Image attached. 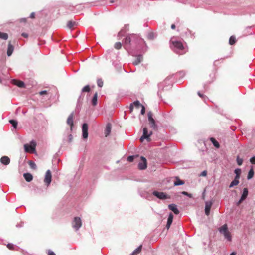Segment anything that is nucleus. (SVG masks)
<instances>
[{
	"label": "nucleus",
	"mask_w": 255,
	"mask_h": 255,
	"mask_svg": "<svg viewBox=\"0 0 255 255\" xmlns=\"http://www.w3.org/2000/svg\"><path fill=\"white\" fill-rule=\"evenodd\" d=\"M136 37L137 36L134 34L127 35L125 39V43L126 44H130L131 40L133 39H135Z\"/></svg>",
	"instance_id": "obj_13"
},
{
	"label": "nucleus",
	"mask_w": 255,
	"mask_h": 255,
	"mask_svg": "<svg viewBox=\"0 0 255 255\" xmlns=\"http://www.w3.org/2000/svg\"><path fill=\"white\" fill-rule=\"evenodd\" d=\"M122 33V31L119 32L118 35L120 36Z\"/></svg>",
	"instance_id": "obj_56"
},
{
	"label": "nucleus",
	"mask_w": 255,
	"mask_h": 255,
	"mask_svg": "<svg viewBox=\"0 0 255 255\" xmlns=\"http://www.w3.org/2000/svg\"><path fill=\"white\" fill-rule=\"evenodd\" d=\"M153 114L151 112H149L148 113V119L149 122V124H151V127L154 130L157 129V125L155 124V121L153 118Z\"/></svg>",
	"instance_id": "obj_4"
},
{
	"label": "nucleus",
	"mask_w": 255,
	"mask_h": 255,
	"mask_svg": "<svg viewBox=\"0 0 255 255\" xmlns=\"http://www.w3.org/2000/svg\"><path fill=\"white\" fill-rule=\"evenodd\" d=\"M212 205V203L211 202H206L205 212L206 215H209Z\"/></svg>",
	"instance_id": "obj_16"
},
{
	"label": "nucleus",
	"mask_w": 255,
	"mask_h": 255,
	"mask_svg": "<svg viewBox=\"0 0 255 255\" xmlns=\"http://www.w3.org/2000/svg\"><path fill=\"white\" fill-rule=\"evenodd\" d=\"M7 247L10 250H13L14 246L12 244L9 243L7 245Z\"/></svg>",
	"instance_id": "obj_44"
},
{
	"label": "nucleus",
	"mask_w": 255,
	"mask_h": 255,
	"mask_svg": "<svg viewBox=\"0 0 255 255\" xmlns=\"http://www.w3.org/2000/svg\"><path fill=\"white\" fill-rule=\"evenodd\" d=\"M9 123L12 125L15 129H16L17 126V122L14 120H9Z\"/></svg>",
	"instance_id": "obj_33"
},
{
	"label": "nucleus",
	"mask_w": 255,
	"mask_h": 255,
	"mask_svg": "<svg viewBox=\"0 0 255 255\" xmlns=\"http://www.w3.org/2000/svg\"><path fill=\"white\" fill-rule=\"evenodd\" d=\"M236 42V38L234 36H231L229 39V44L231 45H234Z\"/></svg>",
	"instance_id": "obj_32"
},
{
	"label": "nucleus",
	"mask_w": 255,
	"mask_h": 255,
	"mask_svg": "<svg viewBox=\"0 0 255 255\" xmlns=\"http://www.w3.org/2000/svg\"><path fill=\"white\" fill-rule=\"evenodd\" d=\"M52 175L51 172L49 170H48L45 174V178H44V182L47 185V186H49L51 182Z\"/></svg>",
	"instance_id": "obj_6"
},
{
	"label": "nucleus",
	"mask_w": 255,
	"mask_h": 255,
	"mask_svg": "<svg viewBox=\"0 0 255 255\" xmlns=\"http://www.w3.org/2000/svg\"><path fill=\"white\" fill-rule=\"evenodd\" d=\"M239 179H236V178H235L234 180L232 181V182L230 183L229 187L232 188L234 186L237 185L239 183Z\"/></svg>",
	"instance_id": "obj_27"
},
{
	"label": "nucleus",
	"mask_w": 255,
	"mask_h": 255,
	"mask_svg": "<svg viewBox=\"0 0 255 255\" xmlns=\"http://www.w3.org/2000/svg\"><path fill=\"white\" fill-rule=\"evenodd\" d=\"M155 37V34L153 32H149L148 34V35H147V38L149 40H153L154 39Z\"/></svg>",
	"instance_id": "obj_37"
},
{
	"label": "nucleus",
	"mask_w": 255,
	"mask_h": 255,
	"mask_svg": "<svg viewBox=\"0 0 255 255\" xmlns=\"http://www.w3.org/2000/svg\"><path fill=\"white\" fill-rule=\"evenodd\" d=\"M36 143L34 142H31L30 145L25 144L24 148L26 152H31L35 150Z\"/></svg>",
	"instance_id": "obj_5"
},
{
	"label": "nucleus",
	"mask_w": 255,
	"mask_h": 255,
	"mask_svg": "<svg viewBox=\"0 0 255 255\" xmlns=\"http://www.w3.org/2000/svg\"><path fill=\"white\" fill-rule=\"evenodd\" d=\"M72 140H73V136L71 134H70L68 136V141L69 142H72Z\"/></svg>",
	"instance_id": "obj_49"
},
{
	"label": "nucleus",
	"mask_w": 255,
	"mask_h": 255,
	"mask_svg": "<svg viewBox=\"0 0 255 255\" xmlns=\"http://www.w3.org/2000/svg\"><path fill=\"white\" fill-rule=\"evenodd\" d=\"M152 131H150L149 133L148 132L147 128H144L143 130V135L140 138V141L143 142L144 139H146L147 141H150V136L152 134Z\"/></svg>",
	"instance_id": "obj_2"
},
{
	"label": "nucleus",
	"mask_w": 255,
	"mask_h": 255,
	"mask_svg": "<svg viewBox=\"0 0 255 255\" xmlns=\"http://www.w3.org/2000/svg\"><path fill=\"white\" fill-rule=\"evenodd\" d=\"M14 50V47L10 43V42H9L8 45V48L7 50V55L8 56H10Z\"/></svg>",
	"instance_id": "obj_19"
},
{
	"label": "nucleus",
	"mask_w": 255,
	"mask_h": 255,
	"mask_svg": "<svg viewBox=\"0 0 255 255\" xmlns=\"http://www.w3.org/2000/svg\"><path fill=\"white\" fill-rule=\"evenodd\" d=\"M153 194L160 199H165L168 198L167 195L163 192H160L155 191L153 192Z\"/></svg>",
	"instance_id": "obj_11"
},
{
	"label": "nucleus",
	"mask_w": 255,
	"mask_h": 255,
	"mask_svg": "<svg viewBox=\"0 0 255 255\" xmlns=\"http://www.w3.org/2000/svg\"><path fill=\"white\" fill-rule=\"evenodd\" d=\"M210 141L212 142L213 145L216 148H219L220 147L219 143H218V142L217 141H216V140L214 138H213V137L210 138Z\"/></svg>",
	"instance_id": "obj_26"
},
{
	"label": "nucleus",
	"mask_w": 255,
	"mask_h": 255,
	"mask_svg": "<svg viewBox=\"0 0 255 255\" xmlns=\"http://www.w3.org/2000/svg\"><path fill=\"white\" fill-rule=\"evenodd\" d=\"M97 85L99 87H102L103 86V81L101 79H98L97 80Z\"/></svg>",
	"instance_id": "obj_39"
},
{
	"label": "nucleus",
	"mask_w": 255,
	"mask_h": 255,
	"mask_svg": "<svg viewBox=\"0 0 255 255\" xmlns=\"http://www.w3.org/2000/svg\"><path fill=\"white\" fill-rule=\"evenodd\" d=\"M23 176L26 181L27 182H30L33 179V176L32 174L29 173H24Z\"/></svg>",
	"instance_id": "obj_23"
},
{
	"label": "nucleus",
	"mask_w": 255,
	"mask_h": 255,
	"mask_svg": "<svg viewBox=\"0 0 255 255\" xmlns=\"http://www.w3.org/2000/svg\"><path fill=\"white\" fill-rule=\"evenodd\" d=\"M47 94V91L46 90H44V91H40L39 92V94L40 95H44V94Z\"/></svg>",
	"instance_id": "obj_48"
},
{
	"label": "nucleus",
	"mask_w": 255,
	"mask_h": 255,
	"mask_svg": "<svg viewBox=\"0 0 255 255\" xmlns=\"http://www.w3.org/2000/svg\"><path fill=\"white\" fill-rule=\"evenodd\" d=\"M254 171L253 170V169L252 168L250 170V171L248 173V175L247 176L248 179H251V178H252L254 176Z\"/></svg>",
	"instance_id": "obj_31"
},
{
	"label": "nucleus",
	"mask_w": 255,
	"mask_h": 255,
	"mask_svg": "<svg viewBox=\"0 0 255 255\" xmlns=\"http://www.w3.org/2000/svg\"><path fill=\"white\" fill-rule=\"evenodd\" d=\"M48 255H56L55 254L51 251H48Z\"/></svg>",
	"instance_id": "obj_50"
},
{
	"label": "nucleus",
	"mask_w": 255,
	"mask_h": 255,
	"mask_svg": "<svg viewBox=\"0 0 255 255\" xmlns=\"http://www.w3.org/2000/svg\"><path fill=\"white\" fill-rule=\"evenodd\" d=\"M183 195H186L188 197H189L190 198H191L192 197V194H190V193H188V192H186V191H183L181 193Z\"/></svg>",
	"instance_id": "obj_43"
},
{
	"label": "nucleus",
	"mask_w": 255,
	"mask_h": 255,
	"mask_svg": "<svg viewBox=\"0 0 255 255\" xmlns=\"http://www.w3.org/2000/svg\"><path fill=\"white\" fill-rule=\"evenodd\" d=\"M219 230L221 233L224 235L226 239L229 241H231L232 237L230 232L228 231L227 224L223 225L219 228Z\"/></svg>",
	"instance_id": "obj_1"
},
{
	"label": "nucleus",
	"mask_w": 255,
	"mask_h": 255,
	"mask_svg": "<svg viewBox=\"0 0 255 255\" xmlns=\"http://www.w3.org/2000/svg\"><path fill=\"white\" fill-rule=\"evenodd\" d=\"M171 42L174 47L177 49L179 50H183L184 49L183 45L181 42L178 41H171Z\"/></svg>",
	"instance_id": "obj_12"
},
{
	"label": "nucleus",
	"mask_w": 255,
	"mask_h": 255,
	"mask_svg": "<svg viewBox=\"0 0 255 255\" xmlns=\"http://www.w3.org/2000/svg\"><path fill=\"white\" fill-rule=\"evenodd\" d=\"M141 161L138 163V168L140 170L145 169L147 168L146 159L143 157H141Z\"/></svg>",
	"instance_id": "obj_8"
},
{
	"label": "nucleus",
	"mask_w": 255,
	"mask_h": 255,
	"mask_svg": "<svg viewBox=\"0 0 255 255\" xmlns=\"http://www.w3.org/2000/svg\"><path fill=\"white\" fill-rule=\"evenodd\" d=\"M168 208L170 210L172 211L175 214H178L179 211L177 208V206L175 204H170L168 206Z\"/></svg>",
	"instance_id": "obj_21"
},
{
	"label": "nucleus",
	"mask_w": 255,
	"mask_h": 255,
	"mask_svg": "<svg viewBox=\"0 0 255 255\" xmlns=\"http://www.w3.org/2000/svg\"><path fill=\"white\" fill-rule=\"evenodd\" d=\"M30 17L31 18H34L35 17V13L34 12L31 13L30 15Z\"/></svg>",
	"instance_id": "obj_51"
},
{
	"label": "nucleus",
	"mask_w": 255,
	"mask_h": 255,
	"mask_svg": "<svg viewBox=\"0 0 255 255\" xmlns=\"http://www.w3.org/2000/svg\"><path fill=\"white\" fill-rule=\"evenodd\" d=\"M90 91V87L89 85H86L82 89V92H89Z\"/></svg>",
	"instance_id": "obj_36"
},
{
	"label": "nucleus",
	"mask_w": 255,
	"mask_h": 255,
	"mask_svg": "<svg viewBox=\"0 0 255 255\" xmlns=\"http://www.w3.org/2000/svg\"><path fill=\"white\" fill-rule=\"evenodd\" d=\"M142 109L141 111V113L142 115H144L145 113V108L143 105L141 106Z\"/></svg>",
	"instance_id": "obj_46"
},
{
	"label": "nucleus",
	"mask_w": 255,
	"mask_h": 255,
	"mask_svg": "<svg viewBox=\"0 0 255 255\" xmlns=\"http://www.w3.org/2000/svg\"><path fill=\"white\" fill-rule=\"evenodd\" d=\"M236 255V254H235V253H234V252H233V253H232L230 254V255Z\"/></svg>",
	"instance_id": "obj_55"
},
{
	"label": "nucleus",
	"mask_w": 255,
	"mask_h": 255,
	"mask_svg": "<svg viewBox=\"0 0 255 255\" xmlns=\"http://www.w3.org/2000/svg\"><path fill=\"white\" fill-rule=\"evenodd\" d=\"M133 106H134L136 108H139L140 107H141L142 105L140 104L139 101H136L134 102L132 104H130V105L129 108L130 112H132L133 111Z\"/></svg>",
	"instance_id": "obj_17"
},
{
	"label": "nucleus",
	"mask_w": 255,
	"mask_h": 255,
	"mask_svg": "<svg viewBox=\"0 0 255 255\" xmlns=\"http://www.w3.org/2000/svg\"><path fill=\"white\" fill-rule=\"evenodd\" d=\"M28 164H29L30 167H31V168L33 169H36V167H37L36 165L34 162H33L32 161H29L28 162Z\"/></svg>",
	"instance_id": "obj_34"
},
{
	"label": "nucleus",
	"mask_w": 255,
	"mask_h": 255,
	"mask_svg": "<svg viewBox=\"0 0 255 255\" xmlns=\"http://www.w3.org/2000/svg\"><path fill=\"white\" fill-rule=\"evenodd\" d=\"M237 163L239 165H241L243 163V160L239 157L237 159Z\"/></svg>",
	"instance_id": "obj_42"
},
{
	"label": "nucleus",
	"mask_w": 255,
	"mask_h": 255,
	"mask_svg": "<svg viewBox=\"0 0 255 255\" xmlns=\"http://www.w3.org/2000/svg\"><path fill=\"white\" fill-rule=\"evenodd\" d=\"M82 225V222L80 218L76 217L74 218L72 222V226L76 230H78Z\"/></svg>",
	"instance_id": "obj_3"
},
{
	"label": "nucleus",
	"mask_w": 255,
	"mask_h": 255,
	"mask_svg": "<svg viewBox=\"0 0 255 255\" xmlns=\"http://www.w3.org/2000/svg\"><path fill=\"white\" fill-rule=\"evenodd\" d=\"M197 94L199 95V96L201 98H203L204 96V95L201 94L200 92H198Z\"/></svg>",
	"instance_id": "obj_52"
},
{
	"label": "nucleus",
	"mask_w": 255,
	"mask_h": 255,
	"mask_svg": "<svg viewBox=\"0 0 255 255\" xmlns=\"http://www.w3.org/2000/svg\"><path fill=\"white\" fill-rule=\"evenodd\" d=\"M207 174V172L206 170H204L202 172V173L200 174L201 176H206Z\"/></svg>",
	"instance_id": "obj_45"
},
{
	"label": "nucleus",
	"mask_w": 255,
	"mask_h": 255,
	"mask_svg": "<svg viewBox=\"0 0 255 255\" xmlns=\"http://www.w3.org/2000/svg\"><path fill=\"white\" fill-rule=\"evenodd\" d=\"M173 219V215L171 213H170V214L169 215L168 220H167V225H166V227H167V229H169L170 228V225L172 223Z\"/></svg>",
	"instance_id": "obj_22"
},
{
	"label": "nucleus",
	"mask_w": 255,
	"mask_h": 255,
	"mask_svg": "<svg viewBox=\"0 0 255 255\" xmlns=\"http://www.w3.org/2000/svg\"><path fill=\"white\" fill-rule=\"evenodd\" d=\"M176 181L174 182V185L175 186H179L183 185L184 184V181L181 180L179 177H176Z\"/></svg>",
	"instance_id": "obj_25"
},
{
	"label": "nucleus",
	"mask_w": 255,
	"mask_h": 255,
	"mask_svg": "<svg viewBox=\"0 0 255 255\" xmlns=\"http://www.w3.org/2000/svg\"><path fill=\"white\" fill-rule=\"evenodd\" d=\"M88 124L86 123H84L82 125V136L84 139H87L88 138Z\"/></svg>",
	"instance_id": "obj_7"
},
{
	"label": "nucleus",
	"mask_w": 255,
	"mask_h": 255,
	"mask_svg": "<svg viewBox=\"0 0 255 255\" xmlns=\"http://www.w3.org/2000/svg\"><path fill=\"white\" fill-rule=\"evenodd\" d=\"M10 159L7 156H2L0 159V162L4 165H8L10 163Z\"/></svg>",
	"instance_id": "obj_15"
},
{
	"label": "nucleus",
	"mask_w": 255,
	"mask_h": 255,
	"mask_svg": "<svg viewBox=\"0 0 255 255\" xmlns=\"http://www.w3.org/2000/svg\"><path fill=\"white\" fill-rule=\"evenodd\" d=\"M241 173V170L239 168L236 169L235 170V173L236 174V176L235 178L236 179H239L240 177V174Z\"/></svg>",
	"instance_id": "obj_30"
},
{
	"label": "nucleus",
	"mask_w": 255,
	"mask_h": 255,
	"mask_svg": "<svg viewBox=\"0 0 255 255\" xmlns=\"http://www.w3.org/2000/svg\"><path fill=\"white\" fill-rule=\"evenodd\" d=\"M97 98H98V93L97 92H96L94 96H93V97L92 99V104L93 106H95L97 105Z\"/></svg>",
	"instance_id": "obj_24"
},
{
	"label": "nucleus",
	"mask_w": 255,
	"mask_h": 255,
	"mask_svg": "<svg viewBox=\"0 0 255 255\" xmlns=\"http://www.w3.org/2000/svg\"><path fill=\"white\" fill-rule=\"evenodd\" d=\"M114 47L116 49H120L122 47V44L121 42H116L114 45Z\"/></svg>",
	"instance_id": "obj_38"
},
{
	"label": "nucleus",
	"mask_w": 255,
	"mask_h": 255,
	"mask_svg": "<svg viewBox=\"0 0 255 255\" xmlns=\"http://www.w3.org/2000/svg\"><path fill=\"white\" fill-rule=\"evenodd\" d=\"M250 162L252 164H255V157H253L250 159Z\"/></svg>",
	"instance_id": "obj_47"
},
{
	"label": "nucleus",
	"mask_w": 255,
	"mask_h": 255,
	"mask_svg": "<svg viewBox=\"0 0 255 255\" xmlns=\"http://www.w3.org/2000/svg\"><path fill=\"white\" fill-rule=\"evenodd\" d=\"M74 117V113H71L68 116L67 120V124L70 126L71 130H72L73 127L74 125V124H73Z\"/></svg>",
	"instance_id": "obj_9"
},
{
	"label": "nucleus",
	"mask_w": 255,
	"mask_h": 255,
	"mask_svg": "<svg viewBox=\"0 0 255 255\" xmlns=\"http://www.w3.org/2000/svg\"><path fill=\"white\" fill-rule=\"evenodd\" d=\"M75 25H76V22H73L72 21H69L67 23V27L70 29L72 28Z\"/></svg>",
	"instance_id": "obj_35"
},
{
	"label": "nucleus",
	"mask_w": 255,
	"mask_h": 255,
	"mask_svg": "<svg viewBox=\"0 0 255 255\" xmlns=\"http://www.w3.org/2000/svg\"><path fill=\"white\" fill-rule=\"evenodd\" d=\"M248 194V190L247 188H245L243 189V192L242 193V196L240 199V200L238 201L237 205H240L244 200L246 199Z\"/></svg>",
	"instance_id": "obj_10"
},
{
	"label": "nucleus",
	"mask_w": 255,
	"mask_h": 255,
	"mask_svg": "<svg viewBox=\"0 0 255 255\" xmlns=\"http://www.w3.org/2000/svg\"><path fill=\"white\" fill-rule=\"evenodd\" d=\"M141 249L142 245H140L132 252L131 255H136L138 254L141 251Z\"/></svg>",
	"instance_id": "obj_28"
},
{
	"label": "nucleus",
	"mask_w": 255,
	"mask_h": 255,
	"mask_svg": "<svg viewBox=\"0 0 255 255\" xmlns=\"http://www.w3.org/2000/svg\"><path fill=\"white\" fill-rule=\"evenodd\" d=\"M135 158L134 156H129L128 157L127 160L129 162H132Z\"/></svg>",
	"instance_id": "obj_41"
},
{
	"label": "nucleus",
	"mask_w": 255,
	"mask_h": 255,
	"mask_svg": "<svg viewBox=\"0 0 255 255\" xmlns=\"http://www.w3.org/2000/svg\"><path fill=\"white\" fill-rule=\"evenodd\" d=\"M143 60V57L141 55H137L135 60L133 61V64L134 65H137L139 63H140Z\"/></svg>",
	"instance_id": "obj_18"
},
{
	"label": "nucleus",
	"mask_w": 255,
	"mask_h": 255,
	"mask_svg": "<svg viewBox=\"0 0 255 255\" xmlns=\"http://www.w3.org/2000/svg\"><path fill=\"white\" fill-rule=\"evenodd\" d=\"M22 36L25 38H27L28 37V34L25 33H23L22 34Z\"/></svg>",
	"instance_id": "obj_53"
},
{
	"label": "nucleus",
	"mask_w": 255,
	"mask_h": 255,
	"mask_svg": "<svg viewBox=\"0 0 255 255\" xmlns=\"http://www.w3.org/2000/svg\"><path fill=\"white\" fill-rule=\"evenodd\" d=\"M111 128V124L110 123L107 124L105 130V134L106 137H107L110 134Z\"/></svg>",
	"instance_id": "obj_20"
},
{
	"label": "nucleus",
	"mask_w": 255,
	"mask_h": 255,
	"mask_svg": "<svg viewBox=\"0 0 255 255\" xmlns=\"http://www.w3.org/2000/svg\"><path fill=\"white\" fill-rule=\"evenodd\" d=\"M11 83L13 85H16L20 88L24 87V83L22 81L13 79L11 81Z\"/></svg>",
	"instance_id": "obj_14"
},
{
	"label": "nucleus",
	"mask_w": 255,
	"mask_h": 255,
	"mask_svg": "<svg viewBox=\"0 0 255 255\" xmlns=\"http://www.w3.org/2000/svg\"><path fill=\"white\" fill-rule=\"evenodd\" d=\"M210 80H209V82H212L215 79V73H213L211 75H210Z\"/></svg>",
	"instance_id": "obj_40"
},
{
	"label": "nucleus",
	"mask_w": 255,
	"mask_h": 255,
	"mask_svg": "<svg viewBox=\"0 0 255 255\" xmlns=\"http://www.w3.org/2000/svg\"><path fill=\"white\" fill-rule=\"evenodd\" d=\"M8 38V35L6 33H3L0 31V38L4 40H6Z\"/></svg>",
	"instance_id": "obj_29"
},
{
	"label": "nucleus",
	"mask_w": 255,
	"mask_h": 255,
	"mask_svg": "<svg viewBox=\"0 0 255 255\" xmlns=\"http://www.w3.org/2000/svg\"><path fill=\"white\" fill-rule=\"evenodd\" d=\"M171 27L172 29H174L175 28L176 26H175V24H172Z\"/></svg>",
	"instance_id": "obj_54"
}]
</instances>
